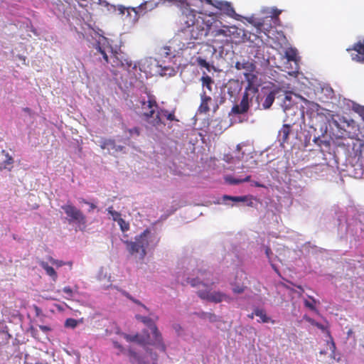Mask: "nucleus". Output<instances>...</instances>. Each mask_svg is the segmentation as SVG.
Wrapping results in <instances>:
<instances>
[{
	"mask_svg": "<svg viewBox=\"0 0 364 364\" xmlns=\"http://www.w3.org/2000/svg\"><path fill=\"white\" fill-rule=\"evenodd\" d=\"M196 278H188L187 283L193 287H198L202 284L205 287V290L200 289L197 291L198 296L203 300H207L213 303H220L223 301H230V297L220 291L211 292V287L215 284L213 282L210 284H205L204 282H208L212 276L210 272L206 270L198 269Z\"/></svg>",
	"mask_w": 364,
	"mask_h": 364,
	"instance_id": "1",
	"label": "nucleus"
},
{
	"mask_svg": "<svg viewBox=\"0 0 364 364\" xmlns=\"http://www.w3.org/2000/svg\"><path fill=\"white\" fill-rule=\"evenodd\" d=\"M159 105L154 96L149 95L147 99L141 98L138 100L135 105V111L137 115L154 127L165 124L160 117V113L158 112Z\"/></svg>",
	"mask_w": 364,
	"mask_h": 364,
	"instance_id": "2",
	"label": "nucleus"
},
{
	"mask_svg": "<svg viewBox=\"0 0 364 364\" xmlns=\"http://www.w3.org/2000/svg\"><path fill=\"white\" fill-rule=\"evenodd\" d=\"M136 318L141 321L142 323L146 324L147 326L150 327L154 339L151 341H149V336L147 335L146 337L136 335L131 340L134 341H136L142 345H152L160 349L161 351L166 350V346L163 343V338L161 333L158 330L156 326L154 323L152 319L147 316H136Z\"/></svg>",
	"mask_w": 364,
	"mask_h": 364,
	"instance_id": "3",
	"label": "nucleus"
},
{
	"mask_svg": "<svg viewBox=\"0 0 364 364\" xmlns=\"http://www.w3.org/2000/svg\"><path fill=\"white\" fill-rule=\"evenodd\" d=\"M95 48L97 53L102 55L105 63H110L113 68H123L129 70L132 66V62L128 59H124L122 53H113L110 47H103L97 42Z\"/></svg>",
	"mask_w": 364,
	"mask_h": 364,
	"instance_id": "4",
	"label": "nucleus"
},
{
	"mask_svg": "<svg viewBox=\"0 0 364 364\" xmlns=\"http://www.w3.org/2000/svg\"><path fill=\"white\" fill-rule=\"evenodd\" d=\"M150 234L149 230H145L140 235L135 238L134 242L127 241V250L132 255L139 253L143 259L146 255V247L148 246L147 236Z\"/></svg>",
	"mask_w": 364,
	"mask_h": 364,
	"instance_id": "5",
	"label": "nucleus"
},
{
	"mask_svg": "<svg viewBox=\"0 0 364 364\" xmlns=\"http://www.w3.org/2000/svg\"><path fill=\"white\" fill-rule=\"evenodd\" d=\"M61 208L67 215L69 223H77L79 225L85 226L86 224V217L85 215L72 204L67 203Z\"/></svg>",
	"mask_w": 364,
	"mask_h": 364,
	"instance_id": "6",
	"label": "nucleus"
},
{
	"mask_svg": "<svg viewBox=\"0 0 364 364\" xmlns=\"http://www.w3.org/2000/svg\"><path fill=\"white\" fill-rule=\"evenodd\" d=\"M159 2L154 0L146 1L137 7H129L125 9L129 16L132 18L133 21H136L140 16L145 14L147 11H150L155 9Z\"/></svg>",
	"mask_w": 364,
	"mask_h": 364,
	"instance_id": "7",
	"label": "nucleus"
},
{
	"mask_svg": "<svg viewBox=\"0 0 364 364\" xmlns=\"http://www.w3.org/2000/svg\"><path fill=\"white\" fill-rule=\"evenodd\" d=\"M284 112L286 114V117L284 119V124L281 129L279 131V137L282 141V143H286L289 140V134L291 132L292 126L296 123V121L294 120L293 118L289 117V115L295 117L296 112L292 111L290 109H284Z\"/></svg>",
	"mask_w": 364,
	"mask_h": 364,
	"instance_id": "8",
	"label": "nucleus"
},
{
	"mask_svg": "<svg viewBox=\"0 0 364 364\" xmlns=\"http://www.w3.org/2000/svg\"><path fill=\"white\" fill-rule=\"evenodd\" d=\"M250 94H252L251 91L245 89L240 105H234L232 107L229 115L242 114L247 113L250 109V102L252 101V97L250 98Z\"/></svg>",
	"mask_w": 364,
	"mask_h": 364,
	"instance_id": "9",
	"label": "nucleus"
},
{
	"mask_svg": "<svg viewBox=\"0 0 364 364\" xmlns=\"http://www.w3.org/2000/svg\"><path fill=\"white\" fill-rule=\"evenodd\" d=\"M244 76L247 82V86L245 89L250 90L253 95H255L258 92V89L255 87L257 81V75L255 71L245 72Z\"/></svg>",
	"mask_w": 364,
	"mask_h": 364,
	"instance_id": "10",
	"label": "nucleus"
},
{
	"mask_svg": "<svg viewBox=\"0 0 364 364\" xmlns=\"http://www.w3.org/2000/svg\"><path fill=\"white\" fill-rule=\"evenodd\" d=\"M213 100L211 97L206 95L205 92L200 94V104L198 109V112L200 114H207L210 111V104Z\"/></svg>",
	"mask_w": 364,
	"mask_h": 364,
	"instance_id": "11",
	"label": "nucleus"
},
{
	"mask_svg": "<svg viewBox=\"0 0 364 364\" xmlns=\"http://www.w3.org/2000/svg\"><path fill=\"white\" fill-rule=\"evenodd\" d=\"M347 50H355L357 54L352 55V59L358 62L364 63V40L363 42L355 43L352 48H348Z\"/></svg>",
	"mask_w": 364,
	"mask_h": 364,
	"instance_id": "12",
	"label": "nucleus"
},
{
	"mask_svg": "<svg viewBox=\"0 0 364 364\" xmlns=\"http://www.w3.org/2000/svg\"><path fill=\"white\" fill-rule=\"evenodd\" d=\"M11 338L9 333V327L4 321H0V346L6 345Z\"/></svg>",
	"mask_w": 364,
	"mask_h": 364,
	"instance_id": "13",
	"label": "nucleus"
},
{
	"mask_svg": "<svg viewBox=\"0 0 364 364\" xmlns=\"http://www.w3.org/2000/svg\"><path fill=\"white\" fill-rule=\"evenodd\" d=\"M235 68L237 70H245V72L255 71L256 65L252 61L243 60L242 62H237Z\"/></svg>",
	"mask_w": 364,
	"mask_h": 364,
	"instance_id": "14",
	"label": "nucleus"
},
{
	"mask_svg": "<svg viewBox=\"0 0 364 364\" xmlns=\"http://www.w3.org/2000/svg\"><path fill=\"white\" fill-rule=\"evenodd\" d=\"M224 200H230L234 202H247L248 206H252L253 203L251 200L252 196H231L225 195L223 196Z\"/></svg>",
	"mask_w": 364,
	"mask_h": 364,
	"instance_id": "15",
	"label": "nucleus"
},
{
	"mask_svg": "<svg viewBox=\"0 0 364 364\" xmlns=\"http://www.w3.org/2000/svg\"><path fill=\"white\" fill-rule=\"evenodd\" d=\"M262 107L264 109H269L272 105L275 100V92L271 91L263 96Z\"/></svg>",
	"mask_w": 364,
	"mask_h": 364,
	"instance_id": "16",
	"label": "nucleus"
},
{
	"mask_svg": "<svg viewBox=\"0 0 364 364\" xmlns=\"http://www.w3.org/2000/svg\"><path fill=\"white\" fill-rule=\"evenodd\" d=\"M39 264L46 271V273L53 279V281H56L58 274L52 267L49 266L48 264L44 261H41Z\"/></svg>",
	"mask_w": 364,
	"mask_h": 364,
	"instance_id": "17",
	"label": "nucleus"
},
{
	"mask_svg": "<svg viewBox=\"0 0 364 364\" xmlns=\"http://www.w3.org/2000/svg\"><path fill=\"white\" fill-rule=\"evenodd\" d=\"M254 314L255 316L260 318L262 323H275L274 320H272L269 316H267L266 311L264 309L257 308L254 310Z\"/></svg>",
	"mask_w": 364,
	"mask_h": 364,
	"instance_id": "18",
	"label": "nucleus"
},
{
	"mask_svg": "<svg viewBox=\"0 0 364 364\" xmlns=\"http://www.w3.org/2000/svg\"><path fill=\"white\" fill-rule=\"evenodd\" d=\"M158 112L160 113V117L162 115L169 121L178 122V119H177L176 117L174 111L168 112V110L166 109H161L159 107Z\"/></svg>",
	"mask_w": 364,
	"mask_h": 364,
	"instance_id": "19",
	"label": "nucleus"
},
{
	"mask_svg": "<svg viewBox=\"0 0 364 364\" xmlns=\"http://www.w3.org/2000/svg\"><path fill=\"white\" fill-rule=\"evenodd\" d=\"M285 58L288 61L296 62L297 60V51L294 48H289L285 51Z\"/></svg>",
	"mask_w": 364,
	"mask_h": 364,
	"instance_id": "20",
	"label": "nucleus"
},
{
	"mask_svg": "<svg viewBox=\"0 0 364 364\" xmlns=\"http://www.w3.org/2000/svg\"><path fill=\"white\" fill-rule=\"evenodd\" d=\"M201 82H202V85L203 87H205L210 91L212 90L211 86H212V84L213 83V80L210 76H208V75L203 76L201 77Z\"/></svg>",
	"mask_w": 364,
	"mask_h": 364,
	"instance_id": "21",
	"label": "nucleus"
},
{
	"mask_svg": "<svg viewBox=\"0 0 364 364\" xmlns=\"http://www.w3.org/2000/svg\"><path fill=\"white\" fill-rule=\"evenodd\" d=\"M115 146H116V144H115L114 140L109 139H105V140H103L101 142L100 147L102 149H109V147H111L112 149H114Z\"/></svg>",
	"mask_w": 364,
	"mask_h": 364,
	"instance_id": "22",
	"label": "nucleus"
},
{
	"mask_svg": "<svg viewBox=\"0 0 364 364\" xmlns=\"http://www.w3.org/2000/svg\"><path fill=\"white\" fill-rule=\"evenodd\" d=\"M2 154L5 155L6 158L3 161V166L4 168H7L8 166H11L14 164V159L9 154V153L6 152L4 150L2 151Z\"/></svg>",
	"mask_w": 364,
	"mask_h": 364,
	"instance_id": "23",
	"label": "nucleus"
},
{
	"mask_svg": "<svg viewBox=\"0 0 364 364\" xmlns=\"http://www.w3.org/2000/svg\"><path fill=\"white\" fill-rule=\"evenodd\" d=\"M107 210L108 213L112 216V220L114 221L117 222L119 220L122 218L121 213L118 211L114 210L112 206L109 207Z\"/></svg>",
	"mask_w": 364,
	"mask_h": 364,
	"instance_id": "24",
	"label": "nucleus"
},
{
	"mask_svg": "<svg viewBox=\"0 0 364 364\" xmlns=\"http://www.w3.org/2000/svg\"><path fill=\"white\" fill-rule=\"evenodd\" d=\"M250 178H251V176H247L245 178H228L227 181L230 184H239V183H243V182H248V181H250Z\"/></svg>",
	"mask_w": 364,
	"mask_h": 364,
	"instance_id": "25",
	"label": "nucleus"
},
{
	"mask_svg": "<svg viewBox=\"0 0 364 364\" xmlns=\"http://www.w3.org/2000/svg\"><path fill=\"white\" fill-rule=\"evenodd\" d=\"M79 4L81 6H86V3L88 0H78ZM95 4H97L101 6H108V3L105 0H90Z\"/></svg>",
	"mask_w": 364,
	"mask_h": 364,
	"instance_id": "26",
	"label": "nucleus"
},
{
	"mask_svg": "<svg viewBox=\"0 0 364 364\" xmlns=\"http://www.w3.org/2000/svg\"><path fill=\"white\" fill-rule=\"evenodd\" d=\"M78 323V321L72 318H67L65 322V326L67 328H75Z\"/></svg>",
	"mask_w": 364,
	"mask_h": 364,
	"instance_id": "27",
	"label": "nucleus"
},
{
	"mask_svg": "<svg viewBox=\"0 0 364 364\" xmlns=\"http://www.w3.org/2000/svg\"><path fill=\"white\" fill-rule=\"evenodd\" d=\"M311 301H308V300H304V306L309 309L311 311H316V306H315V304H316V300L312 298V297H310Z\"/></svg>",
	"mask_w": 364,
	"mask_h": 364,
	"instance_id": "28",
	"label": "nucleus"
},
{
	"mask_svg": "<svg viewBox=\"0 0 364 364\" xmlns=\"http://www.w3.org/2000/svg\"><path fill=\"white\" fill-rule=\"evenodd\" d=\"M196 63L199 66L202 68H205L207 70L210 69V64L201 57H198L196 58Z\"/></svg>",
	"mask_w": 364,
	"mask_h": 364,
	"instance_id": "29",
	"label": "nucleus"
},
{
	"mask_svg": "<svg viewBox=\"0 0 364 364\" xmlns=\"http://www.w3.org/2000/svg\"><path fill=\"white\" fill-rule=\"evenodd\" d=\"M118 225L122 232H126L129 229V224L127 223L123 218L117 221Z\"/></svg>",
	"mask_w": 364,
	"mask_h": 364,
	"instance_id": "30",
	"label": "nucleus"
},
{
	"mask_svg": "<svg viewBox=\"0 0 364 364\" xmlns=\"http://www.w3.org/2000/svg\"><path fill=\"white\" fill-rule=\"evenodd\" d=\"M174 73H175V70L173 68L164 67L161 70V75H172L174 74Z\"/></svg>",
	"mask_w": 364,
	"mask_h": 364,
	"instance_id": "31",
	"label": "nucleus"
},
{
	"mask_svg": "<svg viewBox=\"0 0 364 364\" xmlns=\"http://www.w3.org/2000/svg\"><path fill=\"white\" fill-rule=\"evenodd\" d=\"M128 132L131 136H139L140 135L141 131L139 127H133L132 129H129Z\"/></svg>",
	"mask_w": 364,
	"mask_h": 364,
	"instance_id": "32",
	"label": "nucleus"
},
{
	"mask_svg": "<svg viewBox=\"0 0 364 364\" xmlns=\"http://www.w3.org/2000/svg\"><path fill=\"white\" fill-rule=\"evenodd\" d=\"M245 289L246 287H245L244 285H235V287H232V291L235 294H242L245 291Z\"/></svg>",
	"mask_w": 364,
	"mask_h": 364,
	"instance_id": "33",
	"label": "nucleus"
},
{
	"mask_svg": "<svg viewBox=\"0 0 364 364\" xmlns=\"http://www.w3.org/2000/svg\"><path fill=\"white\" fill-rule=\"evenodd\" d=\"M49 261L52 264L55 265L58 267H62L65 264V263L61 260L55 259L53 257L49 258Z\"/></svg>",
	"mask_w": 364,
	"mask_h": 364,
	"instance_id": "34",
	"label": "nucleus"
},
{
	"mask_svg": "<svg viewBox=\"0 0 364 364\" xmlns=\"http://www.w3.org/2000/svg\"><path fill=\"white\" fill-rule=\"evenodd\" d=\"M62 291L66 294L69 297H72L73 295V289L70 287H65Z\"/></svg>",
	"mask_w": 364,
	"mask_h": 364,
	"instance_id": "35",
	"label": "nucleus"
},
{
	"mask_svg": "<svg viewBox=\"0 0 364 364\" xmlns=\"http://www.w3.org/2000/svg\"><path fill=\"white\" fill-rule=\"evenodd\" d=\"M355 110L364 121V106L359 105Z\"/></svg>",
	"mask_w": 364,
	"mask_h": 364,
	"instance_id": "36",
	"label": "nucleus"
},
{
	"mask_svg": "<svg viewBox=\"0 0 364 364\" xmlns=\"http://www.w3.org/2000/svg\"><path fill=\"white\" fill-rule=\"evenodd\" d=\"M39 328L43 331V332L45 333H47L48 331H51V328L48 326H43V325H40L39 326Z\"/></svg>",
	"mask_w": 364,
	"mask_h": 364,
	"instance_id": "37",
	"label": "nucleus"
},
{
	"mask_svg": "<svg viewBox=\"0 0 364 364\" xmlns=\"http://www.w3.org/2000/svg\"><path fill=\"white\" fill-rule=\"evenodd\" d=\"M265 254L268 258H270V255L272 254V252L271 248L269 247H266Z\"/></svg>",
	"mask_w": 364,
	"mask_h": 364,
	"instance_id": "38",
	"label": "nucleus"
},
{
	"mask_svg": "<svg viewBox=\"0 0 364 364\" xmlns=\"http://www.w3.org/2000/svg\"><path fill=\"white\" fill-rule=\"evenodd\" d=\"M281 14V11L275 9L273 10L272 15L274 17H278V16Z\"/></svg>",
	"mask_w": 364,
	"mask_h": 364,
	"instance_id": "39",
	"label": "nucleus"
},
{
	"mask_svg": "<svg viewBox=\"0 0 364 364\" xmlns=\"http://www.w3.org/2000/svg\"><path fill=\"white\" fill-rule=\"evenodd\" d=\"M301 99L304 102V103L306 105H315L316 104L314 102H310L309 100L305 99L304 97H300Z\"/></svg>",
	"mask_w": 364,
	"mask_h": 364,
	"instance_id": "40",
	"label": "nucleus"
},
{
	"mask_svg": "<svg viewBox=\"0 0 364 364\" xmlns=\"http://www.w3.org/2000/svg\"><path fill=\"white\" fill-rule=\"evenodd\" d=\"M87 205H89V206H90L89 212H90L92 210L95 209L96 207H97L94 203H90V202H89V203Z\"/></svg>",
	"mask_w": 364,
	"mask_h": 364,
	"instance_id": "41",
	"label": "nucleus"
},
{
	"mask_svg": "<svg viewBox=\"0 0 364 364\" xmlns=\"http://www.w3.org/2000/svg\"><path fill=\"white\" fill-rule=\"evenodd\" d=\"M203 314H207L203 313ZM208 314V317H209L210 320L213 321V318L215 317V314Z\"/></svg>",
	"mask_w": 364,
	"mask_h": 364,
	"instance_id": "42",
	"label": "nucleus"
},
{
	"mask_svg": "<svg viewBox=\"0 0 364 364\" xmlns=\"http://www.w3.org/2000/svg\"><path fill=\"white\" fill-rule=\"evenodd\" d=\"M314 325H315L316 327H318V328H320V329H322V330H323V329H324L323 326L322 324L319 323H317V322H316V323H314Z\"/></svg>",
	"mask_w": 364,
	"mask_h": 364,
	"instance_id": "43",
	"label": "nucleus"
},
{
	"mask_svg": "<svg viewBox=\"0 0 364 364\" xmlns=\"http://www.w3.org/2000/svg\"><path fill=\"white\" fill-rule=\"evenodd\" d=\"M263 23H261V22H258L257 24V28L258 30H261L262 26H263Z\"/></svg>",
	"mask_w": 364,
	"mask_h": 364,
	"instance_id": "44",
	"label": "nucleus"
},
{
	"mask_svg": "<svg viewBox=\"0 0 364 364\" xmlns=\"http://www.w3.org/2000/svg\"><path fill=\"white\" fill-rule=\"evenodd\" d=\"M80 203H85V204H87V205L89 203V202H88V201H87V200H86L85 199H84V198H80Z\"/></svg>",
	"mask_w": 364,
	"mask_h": 364,
	"instance_id": "45",
	"label": "nucleus"
},
{
	"mask_svg": "<svg viewBox=\"0 0 364 364\" xmlns=\"http://www.w3.org/2000/svg\"><path fill=\"white\" fill-rule=\"evenodd\" d=\"M133 301H134L136 304H138L141 305V306H143L144 309H146V307L144 305L141 304L139 301H137V300H133Z\"/></svg>",
	"mask_w": 364,
	"mask_h": 364,
	"instance_id": "46",
	"label": "nucleus"
},
{
	"mask_svg": "<svg viewBox=\"0 0 364 364\" xmlns=\"http://www.w3.org/2000/svg\"><path fill=\"white\" fill-rule=\"evenodd\" d=\"M230 90H231V87H229L228 88V94H230L231 96H233V94H232V92L230 91Z\"/></svg>",
	"mask_w": 364,
	"mask_h": 364,
	"instance_id": "47",
	"label": "nucleus"
},
{
	"mask_svg": "<svg viewBox=\"0 0 364 364\" xmlns=\"http://www.w3.org/2000/svg\"><path fill=\"white\" fill-rule=\"evenodd\" d=\"M285 100L290 101L291 100V96L289 95H287L285 96Z\"/></svg>",
	"mask_w": 364,
	"mask_h": 364,
	"instance_id": "48",
	"label": "nucleus"
},
{
	"mask_svg": "<svg viewBox=\"0 0 364 364\" xmlns=\"http://www.w3.org/2000/svg\"><path fill=\"white\" fill-rule=\"evenodd\" d=\"M254 316H255V315L254 311H253L251 314L248 315V317L250 318H253Z\"/></svg>",
	"mask_w": 364,
	"mask_h": 364,
	"instance_id": "49",
	"label": "nucleus"
},
{
	"mask_svg": "<svg viewBox=\"0 0 364 364\" xmlns=\"http://www.w3.org/2000/svg\"><path fill=\"white\" fill-rule=\"evenodd\" d=\"M36 331V329H34V328H31V332H32V333H33V336H35Z\"/></svg>",
	"mask_w": 364,
	"mask_h": 364,
	"instance_id": "50",
	"label": "nucleus"
},
{
	"mask_svg": "<svg viewBox=\"0 0 364 364\" xmlns=\"http://www.w3.org/2000/svg\"><path fill=\"white\" fill-rule=\"evenodd\" d=\"M255 186H257V187H263V186H262V185H261V184H260V183H255Z\"/></svg>",
	"mask_w": 364,
	"mask_h": 364,
	"instance_id": "51",
	"label": "nucleus"
},
{
	"mask_svg": "<svg viewBox=\"0 0 364 364\" xmlns=\"http://www.w3.org/2000/svg\"><path fill=\"white\" fill-rule=\"evenodd\" d=\"M218 105H215V107H214V109H213V112H216V110L218 109Z\"/></svg>",
	"mask_w": 364,
	"mask_h": 364,
	"instance_id": "52",
	"label": "nucleus"
},
{
	"mask_svg": "<svg viewBox=\"0 0 364 364\" xmlns=\"http://www.w3.org/2000/svg\"><path fill=\"white\" fill-rule=\"evenodd\" d=\"M24 111L28 112H30V109L26 107V108L24 109Z\"/></svg>",
	"mask_w": 364,
	"mask_h": 364,
	"instance_id": "53",
	"label": "nucleus"
},
{
	"mask_svg": "<svg viewBox=\"0 0 364 364\" xmlns=\"http://www.w3.org/2000/svg\"><path fill=\"white\" fill-rule=\"evenodd\" d=\"M223 32H224V31H223V30H220V31H218V33H223Z\"/></svg>",
	"mask_w": 364,
	"mask_h": 364,
	"instance_id": "54",
	"label": "nucleus"
},
{
	"mask_svg": "<svg viewBox=\"0 0 364 364\" xmlns=\"http://www.w3.org/2000/svg\"><path fill=\"white\" fill-rule=\"evenodd\" d=\"M122 149H123V146H119L118 147V149H119V150H122Z\"/></svg>",
	"mask_w": 364,
	"mask_h": 364,
	"instance_id": "55",
	"label": "nucleus"
},
{
	"mask_svg": "<svg viewBox=\"0 0 364 364\" xmlns=\"http://www.w3.org/2000/svg\"><path fill=\"white\" fill-rule=\"evenodd\" d=\"M351 333H352V331L349 330L348 332V334L350 335Z\"/></svg>",
	"mask_w": 364,
	"mask_h": 364,
	"instance_id": "56",
	"label": "nucleus"
},
{
	"mask_svg": "<svg viewBox=\"0 0 364 364\" xmlns=\"http://www.w3.org/2000/svg\"><path fill=\"white\" fill-rule=\"evenodd\" d=\"M297 287L300 289H302V287L301 286H297Z\"/></svg>",
	"mask_w": 364,
	"mask_h": 364,
	"instance_id": "57",
	"label": "nucleus"
},
{
	"mask_svg": "<svg viewBox=\"0 0 364 364\" xmlns=\"http://www.w3.org/2000/svg\"><path fill=\"white\" fill-rule=\"evenodd\" d=\"M68 265H70V266H71V265H72V262H68Z\"/></svg>",
	"mask_w": 364,
	"mask_h": 364,
	"instance_id": "58",
	"label": "nucleus"
},
{
	"mask_svg": "<svg viewBox=\"0 0 364 364\" xmlns=\"http://www.w3.org/2000/svg\"><path fill=\"white\" fill-rule=\"evenodd\" d=\"M136 68V65L133 66V68L135 69Z\"/></svg>",
	"mask_w": 364,
	"mask_h": 364,
	"instance_id": "59",
	"label": "nucleus"
}]
</instances>
